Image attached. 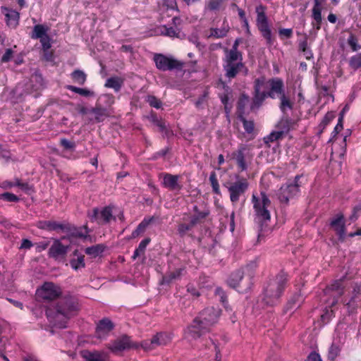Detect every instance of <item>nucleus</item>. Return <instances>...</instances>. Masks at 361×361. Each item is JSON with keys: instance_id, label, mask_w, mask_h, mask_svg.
<instances>
[{"instance_id": "1", "label": "nucleus", "mask_w": 361, "mask_h": 361, "mask_svg": "<svg viewBox=\"0 0 361 361\" xmlns=\"http://www.w3.org/2000/svg\"><path fill=\"white\" fill-rule=\"evenodd\" d=\"M286 94L283 80L280 78H272L267 82L264 77H259L254 82V97L251 109L259 107L266 98H279Z\"/></svg>"}, {"instance_id": "2", "label": "nucleus", "mask_w": 361, "mask_h": 361, "mask_svg": "<svg viewBox=\"0 0 361 361\" xmlns=\"http://www.w3.org/2000/svg\"><path fill=\"white\" fill-rule=\"evenodd\" d=\"M220 314V310L213 307L204 309L185 330V338L195 341L209 332L212 326L217 322Z\"/></svg>"}, {"instance_id": "3", "label": "nucleus", "mask_w": 361, "mask_h": 361, "mask_svg": "<svg viewBox=\"0 0 361 361\" xmlns=\"http://www.w3.org/2000/svg\"><path fill=\"white\" fill-rule=\"evenodd\" d=\"M78 310V302L71 295L61 298L55 307V311L49 310L47 315L56 327L63 329L66 327L68 320Z\"/></svg>"}, {"instance_id": "4", "label": "nucleus", "mask_w": 361, "mask_h": 361, "mask_svg": "<svg viewBox=\"0 0 361 361\" xmlns=\"http://www.w3.org/2000/svg\"><path fill=\"white\" fill-rule=\"evenodd\" d=\"M287 275L281 272L269 282L264 291L263 300L267 305L273 306L278 303L279 300L287 283Z\"/></svg>"}, {"instance_id": "5", "label": "nucleus", "mask_w": 361, "mask_h": 361, "mask_svg": "<svg viewBox=\"0 0 361 361\" xmlns=\"http://www.w3.org/2000/svg\"><path fill=\"white\" fill-rule=\"evenodd\" d=\"M243 60V56L225 54L223 59V70L226 78L231 80L241 73L245 76L247 75L248 69Z\"/></svg>"}, {"instance_id": "6", "label": "nucleus", "mask_w": 361, "mask_h": 361, "mask_svg": "<svg viewBox=\"0 0 361 361\" xmlns=\"http://www.w3.org/2000/svg\"><path fill=\"white\" fill-rule=\"evenodd\" d=\"M252 203L257 221L262 224L269 221L271 219L269 208L271 203L265 192H260L259 196L253 194Z\"/></svg>"}, {"instance_id": "7", "label": "nucleus", "mask_w": 361, "mask_h": 361, "mask_svg": "<svg viewBox=\"0 0 361 361\" xmlns=\"http://www.w3.org/2000/svg\"><path fill=\"white\" fill-rule=\"evenodd\" d=\"M223 186L228 190L230 200L234 204L238 202L240 197L246 192L249 188V183L246 178L235 174L234 180L231 179L224 182Z\"/></svg>"}, {"instance_id": "8", "label": "nucleus", "mask_w": 361, "mask_h": 361, "mask_svg": "<svg viewBox=\"0 0 361 361\" xmlns=\"http://www.w3.org/2000/svg\"><path fill=\"white\" fill-rule=\"evenodd\" d=\"M301 176L297 175L294 180H288L281 185L277 192V197L281 203L288 204L290 199L293 198L299 192L298 181Z\"/></svg>"}, {"instance_id": "9", "label": "nucleus", "mask_w": 361, "mask_h": 361, "mask_svg": "<svg viewBox=\"0 0 361 361\" xmlns=\"http://www.w3.org/2000/svg\"><path fill=\"white\" fill-rule=\"evenodd\" d=\"M153 60L157 68L161 71H172L174 69L181 70L183 67L182 62L162 54H154Z\"/></svg>"}, {"instance_id": "10", "label": "nucleus", "mask_w": 361, "mask_h": 361, "mask_svg": "<svg viewBox=\"0 0 361 361\" xmlns=\"http://www.w3.org/2000/svg\"><path fill=\"white\" fill-rule=\"evenodd\" d=\"M88 216L92 222H97L98 224H106L111 219L115 220L110 207H105L101 210L97 207L94 208L88 212Z\"/></svg>"}, {"instance_id": "11", "label": "nucleus", "mask_w": 361, "mask_h": 361, "mask_svg": "<svg viewBox=\"0 0 361 361\" xmlns=\"http://www.w3.org/2000/svg\"><path fill=\"white\" fill-rule=\"evenodd\" d=\"M61 294V288L51 282H46L40 289L37 290V295L44 300L51 301L58 298Z\"/></svg>"}, {"instance_id": "12", "label": "nucleus", "mask_w": 361, "mask_h": 361, "mask_svg": "<svg viewBox=\"0 0 361 361\" xmlns=\"http://www.w3.org/2000/svg\"><path fill=\"white\" fill-rule=\"evenodd\" d=\"M49 30V27L47 25L37 24L33 27L30 37L33 39H39L42 47L47 49L51 47V39L47 33Z\"/></svg>"}, {"instance_id": "13", "label": "nucleus", "mask_w": 361, "mask_h": 361, "mask_svg": "<svg viewBox=\"0 0 361 361\" xmlns=\"http://www.w3.org/2000/svg\"><path fill=\"white\" fill-rule=\"evenodd\" d=\"M69 249L68 245H65L56 239L49 249L48 255L56 261H62L65 259Z\"/></svg>"}, {"instance_id": "14", "label": "nucleus", "mask_w": 361, "mask_h": 361, "mask_svg": "<svg viewBox=\"0 0 361 361\" xmlns=\"http://www.w3.org/2000/svg\"><path fill=\"white\" fill-rule=\"evenodd\" d=\"M345 276L341 277L339 279L334 280L326 288L327 292H336L337 293L338 297L335 298L331 305V307L336 305L338 303V298L341 297L345 293Z\"/></svg>"}, {"instance_id": "15", "label": "nucleus", "mask_w": 361, "mask_h": 361, "mask_svg": "<svg viewBox=\"0 0 361 361\" xmlns=\"http://www.w3.org/2000/svg\"><path fill=\"white\" fill-rule=\"evenodd\" d=\"M193 215L190 220L192 224H197L202 222V220L209 214V209L204 202H200L195 204L192 207Z\"/></svg>"}, {"instance_id": "16", "label": "nucleus", "mask_w": 361, "mask_h": 361, "mask_svg": "<svg viewBox=\"0 0 361 361\" xmlns=\"http://www.w3.org/2000/svg\"><path fill=\"white\" fill-rule=\"evenodd\" d=\"M1 13L5 16V21L7 26L11 28H16L19 24L20 13L6 6L1 7Z\"/></svg>"}, {"instance_id": "17", "label": "nucleus", "mask_w": 361, "mask_h": 361, "mask_svg": "<svg viewBox=\"0 0 361 361\" xmlns=\"http://www.w3.org/2000/svg\"><path fill=\"white\" fill-rule=\"evenodd\" d=\"M107 348L114 353L130 348H131L130 337L126 335L123 336L112 343H109Z\"/></svg>"}, {"instance_id": "18", "label": "nucleus", "mask_w": 361, "mask_h": 361, "mask_svg": "<svg viewBox=\"0 0 361 361\" xmlns=\"http://www.w3.org/2000/svg\"><path fill=\"white\" fill-rule=\"evenodd\" d=\"M113 322L108 318L101 319L97 324L96 337L98 338H105L109 332L114 329Z\"/></svg>"}, {"instance_id": "19", "label": "nucleus", "mask_w": 361, "mask_h": 361, "mask_svg": "<svg viewBox=\"0 0 361 361\" xmlns=\"http://www.w3.org/2000/svg\"><path fill=\"white\" fill-rule=\"evenodd\" d=\"M179 176L171 173L163 174L162 185L170 190H180L182 186L178 183Z\"/></svg>"}, {"instance_id": "20", "label": "nucleus", "mask_w": 361, "mask_h": 361, "mask_svg": "<svg viewBox=\"0 0 361 361\" xmlns=\"http://www.w3.org/2000/svg\"><path fill=\"white\" fill-rule=\"evenodd\" d=\"M172 21L175 27L164 26V31H162V33L170 37L182 38L184 36V34L181 32L180 28L178 27L180 23V18L178 17H174L172 19Z\"/></svg>"}, {"instance_id": "21", "label": "nucleus", "mask_w": 361, "mask_h": 361, "mask_svg": "<svg viewBox=\"0 0 361 361\" xmlns=\"http://www.w3.org/2000/svg\"><path fill=\"white\" fill-rule=\"evenodd\" d=\"M361 294V288L360 286L357 284H355L353 286V291L351 293V297L349 301H342V302L347 307L349 313L353 312L358 307L357 299L359 295Z\"/></svg>"}, {"instance_id": "22", "label": "nucleus", "mask_w": 361, "mask_h": 361, "mask_svg": "<svg viewBox=\"0 0 361 361\" xmlns=\"http://www.w3.org/2000/svg\"><path fill=\"white\" fill-rule=\"evenodd\" d=\"M37 226L39 229L45 230L47 231L58 230L63 231L66 228L64 224L56 222L55 221H39L37 222Z\"/></svg>"}, {"instance_id": "23", "label": "nucleus", "mask_w": 361, "mask_h": 361, "mask_svg": "<svg viewBox=\"0 0 361 361\" xmlns=\"http://www.w3.org/2000/svg\"><path fill=\"white\" fill-rule=\"evenodd\" d=\"M82 357L86 361H107L108 355L104 351L85 350L82 353Z\"/></svg>"}, {"instance_id": "24", "label": "nucleus", "mask_w": 361, "mask_h": 361, "mask_svg": "<svg viewBox=\"0 0 361 361\" xmlns=\"http://www.w3.org/2000/svg\"><path fill=\"white\" fill-rule=\"evenodd\" d=\"M331 226L338 235L339 238L343 239L345 236V224L344 217L342 214H338L336 218L331 220Z\"/></svg>"}, {"instance_id": "25", "label": "nucleus", "mask_w": 361, "mask_h": 361, "mask_svg": "<svg viewBox=\"0 0 361 361\" xmlns=\"http://www.w3.org/2000/svg\"><path fill=\"white\" fill-rule=\"evenodd\" d=\"M171 335L167 332L161 331L153 336L152 343L155 348L158 346H164L171 341Z\"/></svg>"}, {"instance_id": "26", "label": "nucleus", "mask_w": 361, "mask_h": 361, "mask_svg": "<svg viewBox=\"0 0 361 361\" xmlns=\"http://www.w3.org/2000/svg\"><path fill=\"white\" fill-rule=\"evenodd\" d=\"M230 27L225 20L223 22L222 26L220 28L211 27L209 29L210 34L209 37H214L216 39L223 38L226 37L229 32Z\"/></svg>"}, {"instance_id": "27", "label": "nucleus", "mask_w": 361, "mask_h": 361, "mask_svg": "<svg viewBox=\"0 0 361 361\" xmlns=\"http://www.w3.org/2000/svg\"><path fill=\"white\" fill-rule=\"evenodd\" d=\"M124 83V79L115 76L108 78L104 84V86L107 88H112L116 92L121 90Z\"/></svg>"}, {"instance_id": "28", "label": "nucleus", "mask_w": 361, "mask_h": 361, "mask_svg": "<svg viewBox=\"0 0 361 361\" xmlns=\"http://www.w3.org/2000/svg\"><path fill=\"white\" fill-rule=\"evenodd\" d=\"M183 271H184L183 268H178V269H175L173 271L166 273L162 277L161 284H169L173 281L180 279Z\"/></svg>"}, {"instance_id": "29", "label": "nucleus", "mask_w": 361, "mask_h": 361, "mask_svg": "<svg viewBox=\"0 0 361 361\" xmlns=\"http://www.w3.org/2000/svg\"><path fill=\"white\" fill-rule=\"evenodd\" d=\"M243 279V272L241 270H238L231 274L228 280V285L233 288H240V282Z\"/></svg>"}, {"instance_id": "30", "label": "nucleus", "mask_w": 361, "mask_h": 361, "mask_svg": "<svg viewBox=\"0 0 361 361\" xmlns=\"http://www.w3.org/2000/svg\"><path fill=\"white\" fill-rule=\"evenodd\" d=\"M245 150L244 147L240 148L235 155L238 166L241 171H246L247 169V165L245 162Z\"/></svg>"}, {"instance_id": "31", "label": "nucleus", "mask_w": 361, "mask_h": 361, "mask_svg": "<svg viewBox=\"0 0 361 361\" xmlns=\"http://www.w3.org/2000/svg\"><path fill=\"white\" fill-rule=\"evenodd\" d=\"M279 99H280L279 109L283 114L286 112L287 109L291 110L293 108V102L286 93Z\"/></svg>"}, {"instance_id": "32", "label": "nucleus", "mask_w": 361, "mask_h": 361, "mask_svg": "<svg viewBox=\"0 0 361 361\" xmlns=\"http://www.w3.org/2000/svg\"><path fill=\"white\" fill-rule=\"evenodd\" d=\"M314 5L312 8V17L316 21V23L320 25L322 23V5L319 0H314ZM319 28V26H318Z\"/></svg>"}, {"instance_id": "33", "label": "nucleus", "mask_w": 361, "mask_h": 361, "mask_svg": "<svg viewBox=\"0 0 361 361\" xmlns=\"http://www.w3.org/2000/svg\"><path fill=\"white\" fill-rule=\"evenodd\" d=\"M105 249V246L102 244H97L91 247H88L85 250V252L91 256L92 257H97L99 256Z\"/></svg>"}, {"instance_id": "34", "label": "nucleus", "mask_w": 361, "mask_h": 361, "mask_svg": "<svg viewBox=\"0 0 361 361\" xmlns=\"http://www.w3.org/2000/svg\"><path fill=\"white\" fill-rule=\"evenodd\" d=\"M91 111L94 114L97 122H102L109 116L107 109L102 107L93 108Z\"/></svg>"}, {"instance_id": "35", "label": "nucleus", "mask_w": 361, "mask_h": 361, "mask_svg": "<svg viewBox=\"0 0 361 361\" xmlns=\"http://www.w3.org/2000/svg\"><path fill=\"white\" fill-rule=\"evenodd\" d=\"M71 76L73 80L80 85H84L87 80V75L85 73L78 69L72 72Z\"/></svg>"}, {"instance_id": "36", "label": "nucleus", "mask_w": 361, "mask_h": 361, "mask_svg": "<svg viewBox=\"0 0 361 361\" xmlns=\"http://www.w3.org/2000/svg\"><path fill=\"white\" fill-rule=\"evenodd\" d=\"M265 11L266 7L262 4H259L256 7L257 24L268 23Z\"/></svg>"}, {"instance_id": "37", "label": "nucleus", "mask_w": 361, "mask_h": 361, "mask_svg": "<svg viewBox=\"0 0 361 361\" xmlns=\"http://www.w3.org/2000/svg\"><path fill=\"white\" fill-rule=\"evenodd\" d=\"M258 29L262 32V36L267 39L269 44L271 43V32L268 23L257 24Z\"/></svg>"}, {"instance_id": "38", "label": "nucleus", "mask_w": 361, "mask_h": 361, "mask_svg": "<svg viewBox=\"0 0 361 361\" xmlns=\"http://www.w3.org/2000/svg\"><path fill=\"white\" fill-rule=\"evenodd\" d=\"M152 219H145L139 225L137 226L136 229L134 230L131 234V237L133 238H137L140 234L143 233L148 225L149 224Z\"/></svg>"}, {"instance_id": "39", "label": "nucleus", "mask_w": 361, "mask_h": 361, "mask_svg": "<svg viewBox=\"0 0 361 361\" xmlns=\"http://www.w3.org/2000/svg\"><path fill=\"white\" fill-rule=\"evenodd\" d=\"M250 102V97L246 94H242L238 102V110L240 113V116L245 114L246 106Z\"/></svg>"}, {"instance_id": "40", "label": "nucleus", "mask_w": 361, "mask_h": 361, "mask_svg": "<svg viewBox=\"0 0 361 361\" xmlns=\"http://www.w3.org/2000/svg\"><path fill=\"white\" fill-rule=\"evenodd\" d=\"M349 66L354 71L361 68V52L351 56L348 61Z\"/></svg>"}, {"instance_id": "41", "label": "nucleus", "mask_w": 361, "mask_h": 361, "mask_svg": "<svg viewBox=\"0 0 361 361\" xmlns=\"http://www.w3.org/2000/svg\"><path fill=\"white\" fill-rule=\"evenodd\" d=\"M70 264L74 270L84 268L85 267V256L79 255L76 259H71Z\"/></svg>"}, {"instance_id": "42", "label": "nucleus", "mask_w": 361, "mask_h": 361, "mask_svg": "<svg viewBox=\"0 0 361 361\" xmlns=\"http://www.w3.org/2000/svg\"><path fill=\"white\" fill-rule=\"evenodd\" d=\"M209 182H210L212 188V191L216 195H220L221 191H220L219 184L218 180H217L216 174L214 171H212L210 173Z\"/></svg>"}, {"instance_id": "43", "label": "nucleus", "mask_w": 361, "mask_h": 361, "mask_svg": "<svg viewBox=\"0 0 361 361\" xmlns=\"http://www.w3.org/2000/svg\"><path fill=\"white\" fill-rule=\"evenodd\" d=\"M291 120L288 118H282L278 123L279 130L283 132V134L287 133L290 130Z\"/></svg>"}, {"instance_id": "44", "label": "nucleus", "mask_w": 361, "mask_h": 361, "mask_svg": "<svg viewBox=\"0 0 361 361\" xmlns=\"http://www.w3.org/2000/svg\"><path fill=\"white\" fill-rule=\"evenodd\" d=\"M68 90L84 97H90L93 95V92L87 89L80 88L73 85H68Z\"/></svg>"}, {"instance_id": "45", "label": "nucleus", "mask_w": 361, "mask_h": 361, "mask_svg": "<svg viewBox=\"0 0 361 361\" xmlns=\"http://www.w3.org/2000/svg\"><path fill=\"white\" fill-rule=\"evenodd\" d=\"M347 43L353 51H357L361 49V45L357 42V38L353 34L350 35L347 39Z\"/></svg>"}, {"instance_id": "46", "label": "nucleus", "mask_w": 361, "mask_h": 361, "mask_svg": "<svg viewBox=\"0 0 361 361\" xmlns=\"http://www.w3.org/2000/svg\"><path fill=\"white\" fill-rule=\"evenodd\" d=\"M341 349L338 345L332 343L329 349L328 358L330 360H334L339 355Z\"/></svg>"}, {"instance_id": "47", "label": "nucleus", "mask_w": 361, "mask_h": 361, "mask_svg": "<svg viewBox=\"0 0 361 361\" xmlns=\"http://www.w3.org/2000/svg\"><path fill=\"white\" fill-rule=\"evenodd\" d=\"M334 118V116L332 113H327L322 121L319 125V128H320L319 134L322 133L324 129L329 124V123Z\"/></svg>"}, {"instance_id": "48", "label": "nucleus", "mask_w": 361, "mask_h": 361, "mask_svg": "<svg viewBox=\"0 0 361 361\" xmlns=\"http://www.w3.org/2000/svg\"><path fill=\"white\" fill-rule=\"evenodd\" d=\"M195 224H192V221L190 220V224H180L178 226V233L180 237H183L186 233L192 229Z\"/></svg>"}, {"instance_id": "49", "label": "nucleus", "mask_w": 361, "mask_h": 361, "mask_svg": "<svg viewBox=\"0 0 361 361\" xmlns=\"http://www.w3.org/2000/svg\"><path fill=\"white\" fill-rule=\"evenodd\" d=\"M150 120L154 125H156L159 128V129L161 132H162V133L167 132L166 125L164 121H162L161 119H159L156 116H152L151 117Z\"/></svg>"}, {"instance_id": "50", "label": "nucleus", "mask_w": 361, "mask_h": 361, "mask_svg": "<svg viewBox=\"0 0 361 361\" xmlns=\"http://www.w3.org/2000/svg\"><path fill=\"white\" fill-rule=\"evenodd\" d=\"M214 293L216 296L220 298L221 302L225 307H226L228 305V300L225 291L221 287H216Z\"/></svg>"}, {"instance_id": "51", "label": "nucleus", "mask_w": 361, "mask_h": 361, "mask_svg": "<svg viewBox=\"0 0 361 361\" xmlns=\"http://www.w3.org/2000/svg\"><path fill=\"white\" fill-rule=\"evenodd\" d=\"M240 43V39H236L231 49H226L224 50L225 54H233L236 56H243L242 53L238 51V46Z\"/></svg>"}, {"instance_id": "52", "label": "nucleus", "mask_w": 361, "mask_h": 361, "mask_svg": "<svg viewBox=\"0 0 361 361\" xmlns=\"http://www.w3.org/2000/svg\"><path fill=\"white\" fill-rule=\"evenodd\" d=\"M240 120L243 122V128L246 133H251L254 130V122L252 121H247L246 120L243 116H240Z\"/></svg>"}, {"instance_id": "53", "label": "nucleus", "mask_w": 361, "mask_h": 361, "mask_svg": "<svg viewBox=\"0 0 361 361\" xmlns=\"http://www.w3.org/2000/svg\"><path fill=\"white\" fill-rule=\"evenodd\" d=\"M224 0H209L207 8L210 11H218L220 9Z\"/></svg>"}, {"instance_id": "54", "label": "nucleus", "mask_w": 361, "mask_h": 361, "mask_svg": "<svg viewBox=\"0 0 361 361\" xmlns=\"http://www.w3.org/2000/svg\"><path fill=\"white\" fill-rule=\"evenodd\" d=\"M283 132H281L280 130L272 132L267 136V137L265 138L266 142L276 141L281 139L283 137Z\"/></svg>"}, {"instance_id": "55", "label": "nucleus", "mask_w": 361, "mask_h": 361, "mask_svg": "<svg viewBox=\"0 0 361 361\" xmlns=\"http://www.w3.org/2000/svg\"><path fill=\"white\" fill-rule=\"evenodd\" d=\"M1 198L10 202H16L19 201V198L14 194L11 192H4L0 195Z\"/></svg>"}, {"instance_id": "56", "label": "nucleus", "mask_w": 361, "mask_h": 361, "mask_svg": "<svg viewBox=\"0 0 361 361\" xmlns=\"http://www.w3.org/2000/svg\"><path fill=\"white\" fill-rule=\"evenodd\" d=\"M147 102L151 106L159 109L161 106V102L154 96H149Z\"/></svg>"}, {"instance_id": "57", "label": "nucleus", "mask_w": 361, "mask_h": 361, "mask_svg": "<svg viewBox=\"0 0 361 361\" xmlns=\"http://www.w3.org/2000/svg\"><path fill=\"white\" fill-rule=\"evenodd\" d=\"M301 300V296L300 295H295L289 301L288 305L290 308L298 307L300 306V302Z\"/></svg>"}, {"instance_id": "58", "label": "nucleus", "mask_w": 361, "mask_h": 361, "mask_svg": "<svg viewBox=\"0 0 361 361\" xmlns=\"http://www.w3.org/2000/svg\"><path fill=\"white\" fill-rule=\"evenodd\" d=\"M43 51V59L47 61H52L54 59L53 51L50 50L51 47L45 49L42 47Z\"/></svg>"}, {"instance_id": "59", "label": "nucleus", "mask_w": 361, "mask_h": 361, "mask_svg": "<svg viewBox=\"0 0 361 361\" xmlns=\"http://www.w3.org/2000/svg\"><path fill=\"white\" fill-rule=\"evenodd\" d=\"M141 347L145 350H152L156 348L154 344L152 343V338L150 340L142 341Z\"/></svg>"}, {"instance_id": "60", "label": "nucleus", "mask_w": 361, "mask_h": 361, "mask_svg": "<svg viewBox=\"0 0 361 361\" xmlns=\"http://www.w3.org/2000/svg\"><path fill=\"white\" fill-rule=\"evenodd\" d=\"M279 34L281 37L290 38L293 35V30L291 28H282L279 30Z\"/></svg>"}, {"instance_id": "61", "label": "nucleus", "mask_w": 361, "mask_h": 361, "mask_svg": "<svg viewBox=\"0 0 361 361\" xmlns=\"http://www.w3.org/2000/svg\"><path fill=\"white\" fill-rule=\"evenodd\" d=\"M207 96H208L207 92H204L203 94L200 96L198 97V99H197V101L195 102L196 107H197V108L202 107V105L205 102L206 98L207 97Z\"/></svg>"}, {"instance_id": "62", "label": "nucleus", "mask_w": 361, "mask_h": 361, "mask_svg": "<svg viewBox=\"0 0 361 361\" xmlns=\"http://www.w3.org/2000/svg\"><path fill=\"white\" fill-rule=\"evenodd\" d=\"M13 56V51L11 49H7L4 53V54L1 57V62L6 63L8 62Z\"/></svg>"}, {"instance_id": "63", "label": "nucleus", "mask_w": 361, "mask_h": 361, "mask_svg": "<svg viewBox=\"0 0 361 361\" xmlns=\"http://www.w3.org/2000/svg\"><path fill=\"white\" fill-rule=\"evenodd\" d=\"M61 145L66 149H74L75 147V144L73 142H71L68 140L67 139H61Z\"/></svg>"}, {"instance_id": "64", "label": "nucleus", "mask_w": 361, "mask_h": 361, "mask_svg": "<svg viewBox=\"0 0 361 361\" xmlns=\"http://www.w3.org/2000/svg\"><path fill=\"white\" fill-rule=\"evenodd\" d=\"M307 361H322L319 353L313 351L310 353L307 358Z\"/></svg>"}]
</instances>
